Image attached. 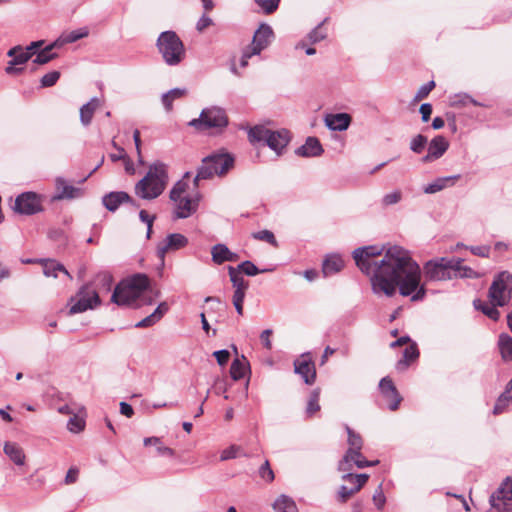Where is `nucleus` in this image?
Returning a JSON list of instances; mask_svg holds the SVG:
<instances>
[{"label":"nucleus","mask_w":512,"mask_h":512,"mask_svg":"<svg viewBox=\"0 0 512 512\" xmlns=\"http://www.w3.org/2000/svg\"><path fill=\"white\" fill-rule=\"evenodd\" d=\"M419 356V351L415 343L410 344L404 349L403 357L397 362L396 368L399 371L405 370L411 362Z\"/></svg>","instance_id":"31"},{"label":"nucleus","mask_w":512,"mask_h":512,"mask_svg":"<svg viewBox=\"0 0 512 512\" xmlns=\"http://www.w3.org/2000/svg\"><path fill=\"white\" fill-rule=\"evenodd\" d=\"M248 139L252 144L263 142L279 156L290 142V133L286 129L271 130L263 125H256L249 129Z\"/></svg>","instance_id":"5"},{"label":"nucleus","mask_w":512,"mask_h":512,"mask_svg":"<svg viewBox=\"0 0 512 512\" xmlns=\"http://www.w3.org/2000/svg\"><path fill=\"white\" fill-rule=\"evenodd\" d=\"M374 505L377 507L378 510H382L386 503V497L382 490V485L380 484L377 489L375 490L373 497H372Z\"/></svg>","instance_id":"56"},{"label":"nucleus","mask_w":512,"mask_h":512,"mask_svg":"<svg viewBox=\"0 0 512 512\" xmlns=\"http://www.w3.org/2000/svg\"><path fill=\"white\" fill-rule=\"evenodd\" d=\"M234 165V158L226 152H218L208 155L202 160L194 178L195 186H198L199 180L211 179L214 176L225 175Z\"/></svg>","instance_id":"6"},{"label":"nucleus","mask_w":512,"mask_h":512,"mask_svg":"<svg viewBox=\"0 0 512 512\" xmlns=\"http://www.w3.org/2000/svg\"><path fill=\"white\" fill-rule=\"evenodd\" d=\"M294 371L303 378L306 384L311 385L315 382L316 370L309 354H303L294 361Z\"/></svg>","instance_id":"18"},{"label":"nucleus","mask_w":512,"mask_h":512,"mask_svg":"<svg viewBox=\"0 0 512 512\" xmlns=\"http://www.w3.org/2000/svg\"><path fill=\"white\" fill-rule=\"evenodd\" d=\"M427 143H428L427 137L422 134H418L412 138V140L410 142V149L414 153L420 154L424 151Z\"/></svg>","instance_id":"47"},{"label":"nucleus","mask_w":512,"mask_h":512,"mask_svg":"<svg viewBox=\"0 0 512 512\" xmlns=\"http://www.w3.org/2000/svg\"><path fill=\"white\" fill-rule=\"evenodd\" d=\"M376 245L357 248L353 259L360 271L370 279L372 292L393 297L397 289L400 295L411 301H422L426 296L421 283V269L408 250L394 245L385 250Z\"/></svg>","instance_id":"1"},{"label":"nucleus","mask_w":512,"mask_h":512,"mask_svg":"<svg viewBox=\"0 0 512 512\" xmlns=\"http://www.w3.org/2000/svg\"><path fill=\"white\" fill-rule=\"evenodd\" d=\"M240 273H244L246 274L247 276H255L259 273H265V272H270V271H273V269H262V270H259L254 263H252L251 261H244L242 262L241 264L238 265V267L236 268Z\"/></svg>","instance_id":"44"},{"label":"nucleus","mask_w":512,"mask_h":512,"mask_svg":"<svg viewBox=\"0 0 512 512\" xmlns=\"http://www.w3.org/2000/svg\"><path fill=\"white\" fill-rule=\"evenodd\" d=\"M167 183V166L162 162H155L149 166L146 175L136 183L135 194L141 199H155L163 193Z\"/></svg>","instance_id":"2"},{"label":"nucleus","mask_w":512,"mask_h":512,"mask_svg":"<svg viewBox=\"0 0 512 512\" xmlns=\"http://www.w3.org/2000/svg\"><path fill=\"white\" fill-rule=\"evenodd\" d=\"M88 34V29L84 27L62 35L57 41H60L61 47L63 44L74 43L84 37H87Z\"/></svg>","instance_id":"39"},{"label":"nucleus","mask_w":512,"mask_h":512,"mask_svg":"<svg viewBox=\"0 0 512 512\" xmlns=\"http://www.w3.org/2000/svg\"><path fill=\"white\" fill-rule=\"evenodd\" d=\"M188 125L200 132L212 130L213 133H220L227 127L228 117L222 108L209 107L203 109L200 116L191 120Z\"/></svg>","instance_id":"7"},{"label":"nucleus","mask_w":512,"mask_h":512,"mask_svg":"<svg viewBox=\"0 0 512 512\" xmlns=\"http://www.w3.org/2000/svg\"><path fill=\"white\" fill-rule=\"evenodd\" d=\"M273 508L276 512H298L295 501L287 495H280L275 500Z\"/></svg>","instance_id":"36"},{"label":"nucleus","mask_w":512,"mask_h":512,"mask_svg":"<svg viewBox=\"0 0 512 512\" xmlns=\"http://www.w3.org/2000/svg\"><path fill=\"white\" fill-rule=\"evenodd\" d=\"M273 37L272 28L267 24H262L254 33L253 40L249 48L252 49V54H259L270 43Z\"/></svg>","instance_id":"19"},{"label":"nucleus","mask_w":512,"mask_h":512,"mask_svg":"<svg viewBox=\"0 0 512 512\" xmlns=\"http://www.w3.org/2000/svg\"><path fill=\"white\" fill-rule=\"evenodd\" d=\"M186 89L182 88H174L163 94L162 103L167 111H171L173 101L176 99H180L186 95Z\"/></svg>","instance_id":"37"},{"label":"nucleus","mask_w":512,"mask_h":512,"mask_svg":"<svg viewBox=\"0 0 512 512\" xmlns=\"http://www.w3.org/2000/svg\"><path fill=\"white\" fill-rule=\"evenodd\" d=\"M321 26L322 24H320L318 27H316L308 34V39L312 44L318 43L325 39L326 33L322 30Z\"/></svg>","instance_id":"60"},{"label":"nucleus","mask_w":512,"mask_h":512,"mask_svg":"<svg viewBox=\"0 0 512 512\" xmlns=\"http://www.w3.org/2000/svg\"><path fill=\"white\" fill-rule=\"evenodd\" d=\"M472 254L487 258L490 255V247L486 245L469 247Z\"/></svg>","instance_id":"64"},{"label":"nucleus","mask_w":512,"mask_h":512,"mask_svg":"<svg viewBox=\"0 0 512 512\" xmlns=\"http://www.w3.org/2000/svg\"><path fill=\"white\" fill-rule=\"evenodd\" d=\"M379 388L382 394L392 393L394 396H396V387L394 386L392 380L388 377L381 379Z\"/></svg>","instance_id":"58"},{"label":"nucleus","mask_w":512,"mask_h":512,"mask_svg":"<svg viewBox=\"0 0 512 512\" xmlns=\"http://www.w3.org/2000/svg\"><path fill=\"white\" fill-rule=\"evenodd\" d=\"M156 47L163 61L168 66L179 65L186 56L184 44L176 32L172 30L160 33L156 41Z\"/></svg>","instance_id":"4"},{"label":"nucleus","mask_w":512,"mask_h":512,"mask_svg":"<svg viewBox=\"0 0 512 512\" xmlns=\"http://www.w3.org/2000/svg\"><path fill=\"white\" fill-rule=\"evenodd\" d=\"M4 453L13 461L16 465H24L25 454L23 449L13 442H6L4 444Z\"/></svg>","instance_id":"28"},{"label":"nucleus","mask_w":512,"mask_h":512,"mask_svg":"<svg viewBox=\"0 0 512 512\" xmlns=\"http://www.w3.org/2000/svg\"><path fill=\"white\" fill-rule=\"evenodd\" d=\"M212 260L217 264H222L227 261V255H230V250L224 244H216L211 250Z\"/></svg>","instance_id":"43"},{"label":"nucleus","mask_w":512,"mask_h":512,"mask_svg":"<svg viewBox=\"0 0 512 512\" xmlns=\"http://www.w3.org/2000/svg\"><path fill=\"white\" fill-rule=\"evenodd\" d=\"M344 267V261L337 254L329 255L323 262L322 272L325 276H330L340 272Z\"/></svg>","instance_id":"27"},{"label":"nucleus","mask_w":512,"mask_h":512,"mask_svg":"<svg viewBox=\"0 0 512 512\" xmlns=\"http://www.w3.org/2000/svg\"><path fill=\"white\" fill-rule=\"evenodd\" d=\"M434 87V81H429L428 83L422 85L415 95V100L419 101L426 98L429 95V93L434 89Z\"/></svg>","instance_id":"59"},{"label":"nucleus","mask_w":512,"mask_h":512,"mask_svg":"<svg viewBox=\"0 0 512 512\" xmlns=\"http://www.w3.org/2000/svg\"><path fill=\"white\" fill-rule=\"evenodd\" d=\"M247 363L245 360L235 359L230 367V375L233 380L238 381L245 376Z\"/></svg>","instance_id":"42"},{"label":"nucleus","mask_w":512,"mask_h":512,"mask_svg":"<svg viewBox=\"0 0 512 512\" xmlns=\"http://www.w3.org/2000/svg\"><path fill=\"white\" fill-rule=\"evenodd\" d=\"M55 186L57 195L54 199H74L81 195V189L68 184L62 177L56 178Z\"/></svg>","instance_id":"23"},{"label":"nucleus","mask_w":512,"mask_h":512,"mask_svg":"<svg viewBox=\"0 0 512 512\" xmlns=\"http://www.w3.org/2000/svg\"><path fill=\"white\" fill-rule=\"evenodd\" d=\"M346 431L348 433V444L349 449L344 454L343 458L339 461L338 470L346 472L351 470L350 460L357 457H361V449L363 446V440L361 436L354 432L349 426L346 425Z\"/></svg>","instance_id":"12"},{"label":"nucleus","mask_w":512,"mask_h":512,"mask_svg":"<svg viewBox=\"0 0 512 512\" xmlns=\"http://www.w3.org/2000/svg\"><path fill=\"white\" fill-rule=\"evenodd\" d=\"M425 276L432 281H443L453 278L452 259L438 258L428 261L424 265Z\"/></svg>","instance_id":"11"},{"label":"nucleus","mask_w":512,"mask_h":512,"mask_svg":"<svg viewBox=\"0 0 512 512\" xmlns=\"http://www.w3.org/2000/svg\"><path fill=\"white\" fill-rule=\"evenodd\" d=\"M511 403L512 395L505 389V391L496 400L493 408V414L500 415L504 413Z\"/></svg>","instance_id":"41"},{"label":"nucleus","mask_w":512,"mask_h":512,"mask_svg":"<svg viewBox=\"0 0 512 512\" xmlns=\"http://www.w3.org/2000/svg\"><path fill=\"white\" fill-rule=\"evenodd\" d=\"M401 197H402V195H401L400 191H394V192L386 194L383 197L382 202L385 206L393 205V204L398 203L401 200Z\"/></svg>","instance_id":"63"},{"label":"nucleus","mask_w":512,"mask_h":512,"mask_svg":"<svg viewBox=\"0 0 512 512\" xmlns=\"http://www.w3.org/2000/svg\"><path fill=\"white\" fill-rule=\"evenodd\" d=\"M259 476L266 482H272L274 480V472L271 469L268 460H266L259 468Z\"/></svg>","instance_id":"55"},{"label":"nucleus","mask_w":512,"mask_h":512,"mask_svg":"<svg viewBox=\"0 0 512 512\" xmlns=\"http://www.w3.org/2000/svg\"><path fill=\"white\" fill-rule=\"evenodd\" d=\"M60 78V72L59 71H51L47 74H45L41 78V87H52L54 86L57 81Z\"/></svg>","instance_id":"54"},{"label":"nucleus","mask_w":512,"mask_h":512,"mask_svg":"<svg viewBox=\"0 0 512 512\" xmlns=\"http://www.w3.org/2000/svg\"><path fill=\"white\" fill-rule=\"evenodd\" d=\"M474 306L494 321H497L500 317V312L497 310L498 305L492 304L491 301L489 303L481 302L480 300L474 301Z\"/></svg>","instance_id":"38"},{"label":"nucleus","mask_w":512,"mask_h":512,"mask_svg":"<svg viewBox=\"0 0 512 512\" xmlns=\"http://www.w3.org/2000/svg\"><path fill=\"white\" fill-rule=\"evenodd\" d=\"M100 304V298L95 289L89 285L83 286L69 301V315L82 313Z\"/></svg>","instance_id":"9"},{"label":"nucleus","mask_w":512,"mask_h":512,"mask_svg":"<svg viewBox=\"0 0 512 512\" xmlns=\"http://www.w3.org/2000/svg\"><path fill=\"white\" fill-rule=\"evenodd\" d=\"M228 273L230 276V280L235 290H247L249 287L248 281H246L241 273L234 267H228Z\"/></svg>","instance_id":"40"},{"label":"nucleus","mask_w":512,"mask_h":512,"mask_svg":"<svg viewBox=\"0 0 512 512\" xmlns=\"http://www.w3.org/2000/svg\"><path fill=\"white\" fill-rule=\"evenodd\" d=\"M143 444L145 446H154L157 454L160 456L174 457L175 455V451L172 448L165 446L159 437L153 436L144 438Z\"/></svg>","instance_id":"33"},{"label":"nucleus","mask_w":512,"mask_h":512,"mask_svg":"<svg viewBox=\"0 0 512 512\" xmlns=\"http://www.w3.org/2000/svg\"><path fill=\"white\" fill-rule=\"evenodd\" d=\"M67 428L72 433H79L84 430L85 421L74 412L67 423Z\"/></svg>","instance_id":"46"},{"label":"nucleus","mask_w":512,"mask_h":512,"mask_svg":"<svg viewBox=\"0 0 512 512\" xmlns=\"http://www.w3.org/2000/svg\"><path fill=\"white\" fill-rule=\"evenodd\" d=\"M99 106V99L94 97L80 108V121L84 126H88L91 123L93 115Z\"/></svg>","instance_id":"29"},{"label":"nucleus","mask_w":512,"mask_h":512,"mask_svg":"<svg viewBox=\"0 0 512 512\" xmlns=\"http://www.w3.org/2000/svg\"><path fill=\"white\" fill-rule=\"evenodd\" d=\"M169 306L166 302H161L158 307L154 310L153 313L139 321L135 327L137 328H146L153 326L167 313Z\"/></svg>","instance_id":"25"},{"label":"nucleus","mask_w":512,"mask_h":512,"mask_svg":"<svg viewBox=\"0 0 512 512\" xmlns=\"http://www.w3.org/2000/svg\"><path fill=\"white\" fill-rule=\"evenodd\" d=\"M468 103H471L473 105H478V103L472 99L470 96L466 95V94H458V95H455L453 97V100H452V105L453 106H458V105H467Z\"/></svg>","instance_id":"61"},{"label":"nucleus","mask_w":512,"mask_h":512,"mask_svg":"<svg viewBox=\"0 0 512 512\" xmlns=\"http://www.w3.org/2000/svg\"><path fill=\"white\" fill-rule=\"evenodd\" d=\"M129 202L136 206L134 200L129 196L128 193L123 191L110 192L102 198V203L109 211H116L120 204Z\"/></svg>","instance_id":"21"},{"label":"nucleus","mask_w":512,"mask_h":512,"mask_svg":"<svg viewBox=\"0 0 512 512\" xmlns=\"http://www.w3.org/2000/svg\"><path fill=\"white\" fill-rule=\"evenodd\" d=\"M319 397H320V392L318 389H315L311 392L308 403H307V407H306V414L309 417H311L317 411L320 410Z\"/></svg>","instance_id":"45"},{"label":"nucleus","mask_w":512,"mask_h":512,"mask_svg":"<svg viewBox=\"0 0 512 512\" xmlns=\"http://www.w3.org/2000/svg\"><path fill=\"white\" fill-rule=\"evenodd\" d=\"M453 265V278H478L480 275L472 268L463 265V260L460 258H452Z\"/></svg>","instance_id":"32"},{"label":"nucleus","mask_w":512,"mask_h":512,"mask_svg":"<svg viewBox=\"0 0 512 512\" xmlns=\"http://www.w3.org/2000/svg\"><path fill=\"white\" fill-rule=\"evenodd\" d=\"M498 348L504 361H512V337L509 334L499 335Z\"/></svg>","instance_id":"35"},{"label":"nucleus","mask_w":512,"mask_h":512,"mask_svg":"<svg viewBox=\"0 0 512 512\" xmlns=\"http://www.w3.org/2000/svg\"><path fill=\"white\" fill-rule=\"evenodd\" d=\"M60 47V41H54L43 49L39 50L34 58L33 62L38 65H43L57 57L56 53H53L54 48Z\"/></svg>","instance_id":"30"},{"label":"nucleus","mask_w":512,"mask_h":512,"mask_svg":"<svg viewBox=\"0 0 512 512\" xmlns=\"http://www.w3.org/2000/svg\"><path fill=\"white\" fill-rule=\"evenodd\" d=\"M253 238L260 240V241H265L275 247L277 246V241L275 239V236L269 230H261V231L255 232V233H253Z\"/></svg>","instance_id":"52"},{"label":"nucleus","mask_w":512,"mask_h":512,"mask_svg":"<svg viewBox=\"0 0 512 512\" xmlns=\"http://www.w3.org/2000/svg\"><path fill=\"white\" fill-rule=\"evenodd\" d=\"M378 463H379V460H374V461L365 460L362 454H361V457L355 456V458L350 460L351 468L353 467V464H354V465H356L357 468H360V469L376 466Z\"/></svg>","instance_id":"57"},{"label":"nucleus","mask_w":512,"mask_h":512,"mask_svg":"<svg viewBox=\"0 0 512 512\" xmlns=\"http://www.w3.org/2000/svg\"><path fill=\"white\" fill-rule=\"evenodd\" d=\"M491 506L502 512H512V479L507 478L490 496Z\"/></svg>","instance_id":"14"},{"label":"nucleus","mask_w":512,"mask_h":512,"mask_svg":"<svg viewBox=\"0 0 512 512\" xmlns=\"http://www.w3.org/2000/svg\"><path fill=\"white\" fill-rule=\"evenodd\" d=\"M188 238L180 233H172L158 243L156 253L161 263L164 264L165 255L186 247Z\"/></svg>","instance_id":"15"},{"label":"nucleus","mask_w":512,"mask_h":512,"mask_svg":"<svg viewBox=\"0 0 512 512\" xmlns=\"http://www.w3.org/2000/svg\"><path fill=\"white\" fill-rule=\"evenodd\" d=\"M384 397L389 401L388 407L391 411H395L398 409L400 402L402 401V397L396 390V396H394L392 393L383 394Z\"/></svg>","instance_id":"62"},{"label":"nucleus","mask_w":512,"mask_h":512,"mask_svg":"<svg viewBox=\"0 0 512 512\" xmlns=\"http://www.w3.org/2000/svg\"><path fill=\"white\" fill-rule=\"evenodd\" d=\"M460 178V175H453V176H447V177H440L437 178L432 183L426 185L423 189V191L426 194H434L436 192H439L443 190L446 187H451L455 184V182Z\"/></svg>","instance_id":"26"},{"label":"nucleus","mask_w":512,"mask_h":512,"mask_svg":"<svg viewBox=\"0 0 512 512\" xmlns=\"http://www.w3.org/2000/svg\"><path fill=\"white\" fill-rule=\"evenodd\" d=\"M148 286L149 278L145 274H135L115 287L111 301L120 306L133 304Z\"/></svg>","instance_id":"3"},{"label":"nucleus","mask_w":512,"mask_h":512,"mask_svg":"<svg viewBox=\"0 0 512 512\" xmlns=\"http://www.w3.org/2000/svg\"><path fill=\"white\" fill-rule=\"evenodd\" d=\"M241 455H243V453H242L240 446L231 445L221 452L220 459H221V461H226V460L237 458Z\"/></svg>","instance_id":"50"},{"label":"nucleus","mask_w":512,"mask_h":512,"mask_svg":"<svg viewBox=\"0 0 512 512\" xmlns=\"http://www.w3.org/2000/svg\"><path fill=\"white\" fill-rule=\"evenodd\" d=\"M488 297L492 304L500 307L512 298V274L508 271L498 273L489 288Z\"/></svg>","instance_id":"8"},{"label":"nucleus","mask_w":512,"mask_h":512,"mask_svg":"<svg viewBox=\"0 0 512 512\" xmlns=\"http://www.w3.org/2000/svg\"><path fill=\"white\" fill-rule=\"evenodd\" d=\"M95 282L102 290L108 292L111 289L113 277L108 272H101L96 276Z\"/></svg>","instance_id":"48"},{"label":"nucleus","mask_w":512,"mask_h":512,"mask_svg":"<svg viewBox=\"0 0 512 512\" xmlns=\"http://www.w3.org/2000/svg\"><path fill=\"white\" fill-rule=\"evenodd\" d=\"M199 195L186 196L172 201L174 204L173 218L186 219L193 215L199 206Z\"/></svg>","instance_id":"16"},{"label":"nucleus","mask_w":512,"mask_h":512,"mask_svg":"<svg viewBox=\"0 0 512 512\" xmlns=\"http://www.w3.org/2000/svg\"><path fill=\"white\" fill-rule=\"evenodd\" d=\"M246 290H234V294L232 297L233 305L236 309V312L239 315H243V302L245 298Z\"/></svg>","instance_id":"51"},{"label":"nucleus","mask_w":512,"mask_h":512,"mask_svg":"<svg viewBox=\"0 0 512 512\" xmlns=\"http://www.w3.org/2000/svg\"><path fill=\"white\" fill-rule=\"evenodd\" d=\"M7 56L11 57L12 60L8 62L5 72L9 75H15L23 70V68L17 66L24 65L28 62V60L33 57V52H27L26 49L21 46H15L7 52Z\"/></svg>","instance_id":"17"},{"label":"nucleus","mask_w":512,"mask_h":512,"mask_svg":"<svg viewBox=\"0 0 512 512\" xmlns=\"http://www.w3.org/2000/svg\"><path fill=\"white\" fill-rule=\"evenodd\" d=\"M342 476V480L348 484H343L339 487L336 493V500L339 503L347 502L352 496L358 493L361 488L366 484L369 479L368 474H352L346 471Z\"/></svg>","instance_id":"10"},{"label":"nucleus","mask_w":512,"mask_h":512,"mask_svg":"<svg viewBox=\"0 0 512 512\" xmlns=\"http://www.w3.org/2000/svg\"><path fill=\"white\" fill-rule=\"evenodd\" d=\"M323 153L320 141L316 137H308L305 143L295 150V154L300 157H317Z\"/></svg>","instance_id":"22"},{"label":"nucleus","mask_w":512,"mask_h":512,"mask_svg":"<svg viewBox=\"0 0 512 512\" xmlns=\"http://www.w3.org/2000/svg\"><path fill=\"white\" fill-rule=\"evenodd\" d=\"M188 189V185L183 180L178 181L170 191V200L174 201L179 198L186 197V191Z\"/></svg>","instance_id":"49"},{"label":"nucleus","mask_w":512,"mask_h":512,"mask_svg":"<svg viewBox=\"0 0 512 512\" xmlns=\"http://www.w3.org/2000/svg\"><path fill=\"white\" fill-rule=\"evenodd\" d=\"M351 122V117L347 113H337L327 115L325 118L326 126L333 131L346 130Z\"/></svg>","instance_id":"24"},{"label":"nucleus","mask_w":512,"mask_h":512,"mask_svg":"<svg viewBox=\"0 0 512 512\" xmlns=\"http://www.w3.org/2000/svg\"><path fill=\"white\" fill-rule=\"evenodd\" d=\"M41 263L43 264V273L46 277L56 278L58 275L57 273L62 272L71 279V276L66 268L55 260H41Z\"/></svg>","instance_id":"34"},{"label":"nucleus","mask_w":512,"mask_h":512,"mask_svg":"<svg viewBox=\"0 0 512 512\" xmlns=\"http://www.w3.org/2000/svg\"><path fill=\"white\" fill-rule=\"evenodd\" d=\"M255 2L266 14H271L278 8L280 0H256Z\"/></svg>","instance_id":"53"},{"label":"nucleus","mask_w":512,"mask_h":512,"mask_svg":"<svg viewBox=\"0 0 512 512\" xmlns=\"http://www.w3.org/2000/svg\"><path fill=\"white\" fill-rule=\"evenodd\" d=\"M13 209L23 215L36 214L42 211V199L35 192H24L16 197Z\"/></svg>","instance_id":"13"},{"label":"nucleus","mask_w":512,"mask_h":512,"mask_svg":"<svg viewBox=\"0 0 512 512\" xmlns=\"http://www.w3.org/2000/svg\"><path fill=\"white\" fill-rule=\"evenodd\" d=\"M449 147V142L443 136L434 137L428 145V153L422 157L421 162L430 163L441 158Z\"/></svg>","instance_id":"20"}]
</instances>
